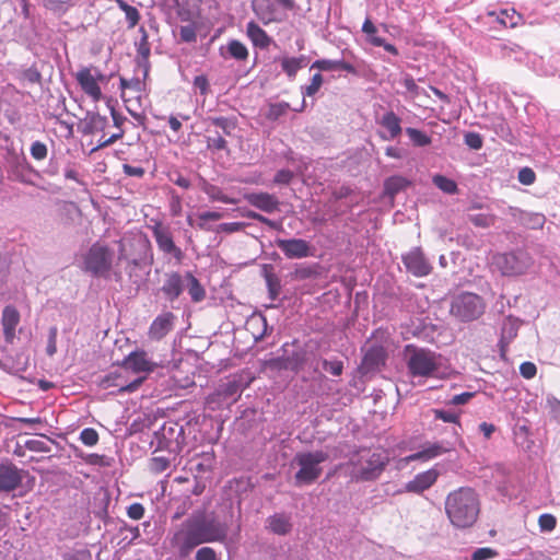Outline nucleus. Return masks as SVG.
Listing matches in <instances>:
<instances>
[{
  "label": "nucleus",
  "instance_id": "f257e3e1",
  "mask_svg": "<svg viewBox=\"0 0 560 560\" xmlns=\"http://www.w3.org/2000/svg\"><path fill=\"white\" fill-rule=\"evenodd\" d=\"M445 513L456 528L471 527L480 513L479 495L470 487H460L450 492L445 499Z\"/></svg>",
  "mask_w": 560,
  "mask_h": 560
},
{
  "label": "nucleus",
  "instance_id": "f03ea898",
  "mask_svg": "<svg viewBox=\"0 0 560 560\" xmlns=\"http://www.w3.org/2000/svg\"><path fill=\"white\" fill-rule=\"evenodd\" d=\"M389 463V457L381 451L361 448L348 462L351 478L355 481H374L381 477Z\"/></svg>",
  "mask_w": 560,
  "mask_h": 560
},
{
  "label": "nucleus",
  "instance_id": "7ed1b4c3",
  "mask_svg": "<svg viewBox=\"0 0 560 560\" xmlns=\"http://www.w3.org/2000/svg\"><path fill=\"white\" fill-rule=\"evenodd\" d=\"M405 354L407 369L412 377H434L440 370L441 355L432 350L407 345Z\"/></svg>",
  "mask_w": 560,
  "mask_h": 560
},
{
  "label": "nucleus",
  "instance_id": "20e7f679",
  "mask_svg": "<svg viewBox=\"0 0 560 560\" xmlns=\"http://www.w3.org/2000/svg\"><path fill=\"white\" fill-rule=\"evenodd\" d=\"M328 459V454L323 451L298 453L294 457L300 469L294 478L296 485H311L323 472L320 464Z\"/></svg>",
  "mask_w": 560,
  "mask_h": 560
},
{
  "label": "nucleus",
  "instance_id": "39448f33",
  "mask_svg": "<svg viewBox=\"0 0 560 560\" xmlns=\"http://www.w3.org/2000/svg\"><path fill=\"white\" fill-rule=\"evenodd\" d=\"M205 544L195 524L192 516L186 518L174 532L171 539L172 547L178 557L186 558L199 545Z\"/></svg>",
  "mask_w": 560,
  "mask_h": 560
},
{
  "label": "nucleus",
  "instance_id": "423d86ee",
  "mask_svg": "<svg viewBox=\"0 0 560 560\" xmlns=\"http://www.w3.org/2000/svg\"><path fill=\"white\" fill-rule=\"evenodd\" d=\"M205 544L195 524L192 516L186 518L174 532L171 539L172 547L178 557L186 558L199 545Z\"/></svg>",
  "mask_w": 560,
  "mask_h": 560
},
{
  "label": "nucleus",
  "instance_id": "0eeeda50",
  "mask_svg": "<svg viewBox=\"0 0 560 560\" xmlns=\"http://www.w3.org/2000/svg\"><path fill=\"white\" fill-rule=\"evenodd\" d=\"M532 264V257L525 252L501 253L492 257V266L508 277L524 275Z\"/></svg>",
  "mask_w": 560,
  "mask_h": 560
},
{
  "label": "nucleus",
  "instance_id": "6e6552de",
  "mask_svg": "<svg viewBox=\"0 0 560 560\" xmlns=\"http://www.w3.org/2000/svg\"><path fill=\"white\" fill-rule=\"evenodd\" d=\"M151 222L152 224L149 225V229L152 231L159 250L165 256L174 258L176 264H182L185 254L183 249L175 244L171 228L161 220H151Z\"/></svg>",
  "mask_w": 560,
  "mask_h": 560
},
{
  "label": "nucleus",
  "instance_id": "1a4fd4ad",
  "mask_svg": "<svg viewBox=\"0 0 560 560\" xmlns=\"http://www.w3.org/2000/svg\"><path fill=\"white\" fill-rule=\"evenodd\" d=\"M485 312L482 299L475 293H463L452 303L451 313L462 322H470L480 317Z\"/></svg>",
  "mask_w": 560,
  "mask_h": 560
},
{
  "label": "nucleus",
  "instance_id": "9d476101",
  "mask_svg": "<svg viewBox=\"0 0 560 560\" xmlns=\"http://www.w3.org/2000/svg\"><path fill=\"white\" fill-rule=\"evenodd\" d=\"M205 544L223 542L229 533V526L214 517L208 518L205 513L191 515Z\"/></svg>",
  "mask_w": 560,
  "mask_h": 560
},
{
  "label": "nucleus",
  "instance_id": "9b49d317",
  "mask_svg": "<svg viewBox=\"0 0 560 560\" xmlns=\"http://www.w3.org/2000/svg\"><path fill=\"white\" fill-rule=\"evenodd\" d=\"M84 268L94 276H103L112 268V253L100 243L93 244L84 257Z\"/></svg>",
  "mask_w": 560,
  "mask_h": 560
},
{
  "label": "nucleus",
  "instance_id": "f8f14e48",
  "mask_svg": "<svg viewBox=\"0 0 560 560\" xmlns=\"http://www.w3.org/2000/svg\"><path fill=\"white\" fill-rule=\"evenodd\" d=\"M120 366L131 371L135 374L144 373L148 375L154 372L160 365L149 358L145 350L137 349L124 358Z\"/></svg>",
  "mask_w": 560,
  "mask_h": 560
},
{
  "label": "nucleus",
  "instance_id": "ddd939ff",
  "mask_svg": "<svg viewBox=\"0 0 560 560\" xmlns=\"http://www.w3.org/2000/svg\"><path fill=\"white\" fill-rule=\"evenodd\" d=\"M276 245L289 259H301L313 255L312 246L303 238H278Z\"/></svg>",
  "mask_w": 560,
  "mask_h": 560
},
{
  "label": "nucleus",
  "instance_id": "4468645a",
  "mask_svg": "<svg viewBox=\"0 0 560 560\" xmlns=\"http://www.w3.org/2000/svg\"><path fill=\"white\" fill-rule=\"evenodd\" d=\"M75 80L82 91L94 102H98L102 98V90L98 85V80H103V74L98 73L97 77H95L90 68L83 67L75 73Z\"/></svg>",
  "mask_w": 560,
  "mask_h": 560
},
{
  "label": "nucleus",
  "instance_id": "2eb2a0df",
  "mask_svg": "<svg viewBox=\"0 0 560 560\" xmlns=\"http://www.w3.org/2000/svg\"><path fill=\"white\" fill-rule=\"evenodd\" d=\"M406 269L415 277H425L432 271V266L420 248H413L402 256Z\"/></svg>",
  "mask_w": 560,
  "mask_h": 560
},
{
  "label": "nucleus",
  "instance_id": "dca6fc26",
  "mask_svg": "<svg viewBox=\"0 0 560 560\" xmlns=\"http://www.w3.org/2000/svg\"><path fill=\"white\" fill-rule=\"evenodd\" d=\"M22 480V470L13 463H0V491H13L21 485Z\"/></svg>",
  "mask_w": 560,
  "mask_h": 560
},
{
  "label": "nucleus",
  "instance_id": "f3484780",
  "mask_svg": "<svg viewBox=\"0 0 560 560\" xmlns=\"http://www.w3.org/2000/svg\"><path fill=\"white\" fill-rule=\"evenodd\" d=\"M438 478L439 471L431 468L416 475L412 480L406 483L405 489L407 492L420 494L431 488L436 482Z\"/></svg>",
  "mask_w": 560,
  "mask_h": 560
},
{
  "label": "nucleus",
  "instance_id": "a211bd4d",
  "mask_svg": "<svg viewBox=\"0 0 560 560\" xmlns=\"http://www.w3.org/2000/svg\"><path fill=\"white\" fill-rule=\"evenodd\" d=\"M175 316L171 312L159 315L150 325L148 336L152 340H161L174 326Z\"/></svg>",
  "mask_w": 560,
  "mask_h": 560
},
{
  "label": "nucleus",
  "instance_id": "6ab92c4d",
  "mask_svg": "<svg viewBox=\"0 0 560 560\" xmlns=\"http://www.w3.org/2000/svg\"><path fill=\"white\" fill-rule=\"evenodd\" d=\"M19 323V311L12 305L5 306L2 311L1 324L3 328V336L8 342H13Z\"/></svg>",
  "mask_w": 560,
  "mask_h": 560
},
{
  "label": "nucleus",
  "instance_id": "aec40b11",
  "mask_svg": "<svg viewBox=\"0 0 560 560\" xmlns=\"http://www.w3.org/2000/svg\"><path fill=\"white\" fill-rule=\"evenodd\" d=\"M245 199L255 208L271 213L279 208V200L276 196L268 192H250L245 195Z\"/></svg>",
  "mask_w": 560,
  "mask_h": 560
},
{
  "label": "nucleus",
  "instance_id": "412c9836",
  "mask_svg": "<svg viewBox=\"0 0 560 560\" xmlns=\"http://www.w3.org/2000/svg\"><path fill=\"white\" fill-rule=\"evenodd\" d=\"M162 292L171 302L176 300L183 292L182 276L175 271L167 273L162 287Z\"/></svg>",
  "mask_w": 560,
  "mask_h": 560
},
{
  "label": "nucleus",
  "instance_id": "4be33fe9",
  "mask_svg": "<svg viewBox=\"0 0 560 560\" xmlns=\"http://www.w3.org/2000/svg\"><path fill=\"white\" fill-rule=\"evenodd\" d=\"M487 14L505 28L516 27L522 21V15L514 9H503L499 12L489 11Z\"/></svg>",
  "mask_w": 560,
  "mask_h": 560
},
{
  "label": "nucleus",
  "instance_id": "5701e85b",
  "mask_svg": "<svg viewBox=\"0 0 560 560\" xmlns=\"http://www.w3.org/2000/svg\"><path fill=\"white\" fill-rule=\"evenodd\" d=\"M252 8L265 25L276 21V8L269 0H253Z\"/></svg>",
  "mask_w": 560,
  "mask_h": 560
},
{
  "label": "nucleus",
  "instance_id": "b1692460",
  "mask_svg": "<svg viewBox=\"0 0 560 560\" xmlns=\"http://www.w3.org/2000/svg\"><path fill=\"white\" fill-rule=\"evenodd\" d=\"M246 34L248 38L252 40L253 45L259 48H267L271 38L256 22L250 21L246 26Z\"/></svg>",
  "mask_w": 560,
  "mask_h": 560
},
{
  "label": "nucleus",
  "instance_id": "393cba45",
  "mask_svg": "<svg viewBox=\"0 0 560 560\" xmlns=\"http://www.w3.org/2000/svg\"><path fill=\"white\" fill-rule=\"evenodd\" d=\"M267 528L276 535L283 536L291 532L292 524L289 516L277 513L267 518Z\"/></svg>",
  "mask_w": 560,
  "mask_h": 560
},
{
  "label": "nucleus",
  "instance_id": "a878e982",
  "mask_svg": "<svg viewBox=\"0 0 560 560\" xmlns=\"http://www.w3.org/2000/svg\"><path fill=\"white\" fill-rule=\"evenodd\" d=\"M200 188L209 197L211 201H220L223 203H237V200L226 196L222 189L213 184H210L205 178H200Z\"/></svg>",
  "mask_w": 560,
  "mask_h": 560
},
{
  "label": "nucleus",
  "instance_id": "bb28decb",
  "mask_svg": "<svg viewBox=\"0 0 560 560\" xmlns=\"http://www.w3.org/2000/svg\"><path fill=\"white\" fill-rule=\"evenodd\" d=\"M384 361V350L381 347L370 348L363 357L362 369L370 372L377 369Z\"/></svg>",
  "mask_w": 560,
  "mask_h": 560
},
{
  "label": "nucleus",
  "instance_id": "cd10ccee",
  "mask_svg": "<svg viewBox=\"0 0 560 560\" xmlns=\"http://www.w3.org/2000/svg\"><path fill=\"white\" fill-rule=\"evenodd\" d=\"M308 360V353L306 350L294 351L291 355L284 359L283 366L294 372H300L305 366Z\"/></svg>",
  "mask_w": 560,
  "mask_h": 560
},
{
  "label": "nucleus",
  "instance_id": "c85d7f7f",
  "mask_svg": "<svg viewBox=\"0 0 560 560\" xmlns=\"http://www.w3.org/2000/svg\"><path fill=\"white\" fill-rule=\"evenodd\" d=\"M380 124L388 131V139H395L401 132L400 119L394 112L386 113Z\"/></svg>",
  "mask_w": 560,
  "mask_h": 560
},
{
  "label": "nucleus",
  "instance_id": "c756f323",
  "mask_svg": "<svg viewBox=\"0 0 560 560\" xmlns=\"http://www.w3.org/2000/svg\"><path fill=\"white\" fill-rule=\"evenodd\" d=\"M410 182L402 176H392L384 183V192L390 198H394L399 191L405 189Z\"/></svg>",
  "mask_w": 560,
  "mask_h": 560
},
{
  "label": "nucleus",
  "instance_id": "7c9ffc66",
  "mask_svg": "<svg viewBox=\"0 0 560 560\" xmlns=\"http://www.w3.org/2000/svg\"><path fill=\"white\" fill-rule=\"evenodd\" d=\"M115 3L125 13L128 28L136 27L141 19L139 10L125 0H115Z\"/></svg>",
  "mask_w": 560,
  "mask_h": 560
},
{
  "label": "nucleus",
  "instance_id": "2f4dec72",
  "mask_svg": "<svg viewBox=\"0 0 560 560\" xmlns=\"http://www.w3.org/2000/svg\"><path fill=\"white\" fill-rule=\"evenodd\" d=\"M444 452H445V448L441 444L433 443V444L424 447L422 451H419L417 453L409 455L407 457V460H419V459L428 460V459L434 458L436 456H440Z\"/></svg>",
  "mask_w": 560,
  "mask_h": 560
},
{
  "label": "nucleus",
  "instance_id": "473e14b6",
  "mask_svg": "<svg viewBox=\"0 0 560 560\" xmlns=\"http://www.w3.org/2000/svg\"><path fill=\"white\" fill-rule=\"evenodd\" d=\"M185 278L188 281V293L195 303L201 302L206 298V291L199 280L191 273L187 272Z\"/></svg>",
  "mask_w": 560,
  "mask_h": 560
},
{
  "label": "nucleus",
  "instance_id": "72a5a7b5",
  "mask_svg": "<svg viewBox=\"0 0 560 560\" xmlns=\"http://www.w3.org/2000/svg\"><path fill=\"white\" fill-rule=\"evenodd\" d=\"M433 184L443 192L448 195H455L458 192V187L455 180L441 175L436 174L432 177Z\"/></svg>",
  "mask_w": 560,
  "mask_h": 560
},
{
  "label": "nucleus",
  "instance_id": "f704fd0d",
  "mask_svg": "<svg viewBox=\"0 0 560 560\" xmlns=\"http://www.w3.org/2000/svg\"><path fill=\"white\" fill-rule=\"evenodd\" d=\"M304 57H284L281 60V68L289 78H294L298 71L304 66Z\"/></svg>",
  "mask_w": 560,
  "mask_h": 560
},
{
  "label": "nucleus",
  "instance_id": "c9c22d12",
  "mask_svg": "<svg viewBox=\"0 0 560 560\" xmlns=\"http://www.w3.org/2000/svg\"><path fill=\"white\" fill-rule=\"evenodd\" d=\"M230 56L238 61H245L248 58V49L240 40L233 39L228 44Z\"/></svg>",
  "mask_w": 560,
  "mask_h": 560
},
{
  "label": "nucleus",
  "instance_id": "e433bc0d",
  "mask_svg": "<svg viewBox=\"0 0 560 560\" xmlns=\"http://www.w3.org/2000/svg\"><path fill=\"white\" fill-rule=\"evenodd\" d=\"M107 126V118L101 116L98 114H94L90 117L89 121L85 124L84 131L86 133H95L98 131H103Z\"/></svg>",
  "mask_w": 560,
  "mask_h": 560
},
{
  "label": "nucleus",
  "instance_id": "4c0bfd02",
  "mask_svg": "<svg viewBox=\"0 0 560 560\" xmlns=\"http://www.w3.org/2000/svg\"><path fill=\"white\" fill-rule=\"evenodd\" d=\"M469 221L478 228H489L494 224L495 215L489 213H478L474 215H469Z\"/></svg>",
  "mask_w": 560,
  "mask_h": 560
},
{
  "label": "nucleus",
  "instance_id": "58836bf2",
  "mask_svg": "<svg viewBox=\"0 0 560 560\" xmlns=\"http://www.w3.org/2000/svg\"><path fill=\"white\" fill-rule=\"evenodd\" d=\"M289 109L288 103H276L270 104L268 110L266 113V118L268 120L275 121L283 116Z\"/></svg>",
  "mask_w": 560,
  "mask_h": 560
},
{
  "label": "nucleus",
  "instance_id": "ea45409f",
  "mask_svg": "<svg viewBox=\"0 0 560 560\" xmlns=\"http://www.w3.org/2000/svg\"><path fill=\"white\" fill-rule=\"evenodd\" d=\"M407 133L410 140L413 142V144L418 147H425L431 143V138L421 130H418L416 128H408Z\"/></svg>",
  "mask_w": 560,
  "mask_h": 560
},
{
  "label": "nucleus",
  "instance_id": "a19ab883",
  "mask_svg": "<svg viewBox=\"0 0 560 560\" xmlns=\"http://www.w3.org/2000/svg\"><path fill=\"white\" fill-rule=\"evenodd\" d=\"M100 436L95 429L85 428L80 433V441L86 446H94L98 443Z\"/></svg>",
  "mask_w": 560,
  "mask_h": 560
},
{
  "label": "nucleus",
  "instance_id": "79ce46f5",
  "mask_svg": "<svg viewBox=\"0 0 560 560\" xmlns=\"http://www.w3.org/2000/svg\"><path fill=\"white\" fill-rule=\"evenodd\" d=\"M170 459L164 456H155L150 460V470L154 474H161L170 467Z\"/></svg>",
  "mask_w": 560,
  "mask_h": 560
},
{
  "label": "nucleus",
  "instance_id": "37998d69",
  "mask_svg": "<svg viewBox=\"0 0 560 560\" xmlns=\"http://www.w3.org/2000/svg\"><path fill=\"white\" fill-rule=\"evenodd\" d=\"M47 145L42 141H35L31 145V155L36 161H43L47 158Z\"/></svg>",
  "mask_w": 560,
  "mask_h": 560
},
{
  "label": "nucleus",
  "instance_id": "c03bdc74",
  "mask_svg": "<svg viewBox=\"0 0 560 560\" xmlns=\"http://www.w3.org/2000/svg\"><path fill=\"white\" fill-rule=\"evenodd\" d=\"M323 81H324L323 75L320 73H315L312 77L311 83L304 88V91H303L304 95H306V96L315 95L319 91V89L323 84Z\"/></svg>",
  "mask_w": 560,
  "mask_h": 560
},
{
  "label": "nucleus",
  "instance_id": "a18cd8bd",
  "mask_svg": "<svg viewBox=\"0 0 560 560\" xmlns=\"http://www.w3.org/2000/svg\"><path fill=\"white\" fill-rule=\"evenodd\" d=\"M211 122L223 130L225 135H231L232 130L235 129V122L226 117H214L211 118Z\"/></svg>",
  "mask_w": 560,
  "mask_h": 560
},
{
  "label": "nucleus",
  "instance_id": "49530a36",
  "mask_svg": "<svg viewBox=\"0 0 560 560\" xmlns=\"http://www.w3.org/2000/svg\"><path fill=\"white\" fill-rule=\"evenodd\" d=\"M223 217L221 212L217 211H206L198 214L199 223L198 228L201 230H208L206 226L207 221H218Z\"/></svg>",
  "mask_w": 560,
  "mask_h": 560
},
{
  "label": "nucleus",
  "instance_id": "de8ad7c7",
  "mask_svg": "<svg viewBox=\"0 0 560 560\" xmlns=\"http://www.w3.org/2000/svg\"><path fill=\"white\" fill-rule=\"evenodd\" d=\"M538 525L542 532H551L556 528L557 520L552 514H542L538 518Z\"/></svg>",
  "mask_w": 560,
  "mask_h": 560
},
{
  "label": "nucleus",
  "instance_id": "09e8293b",
  "mask_svg": "<svg viewBox=\"0 0 560 560\" xmlns=\"http://www.w3.org/2000/svg\"><path fill=\"white\" fill-rule=\"evenodd\" d=\"M433 413H434L435 419H440V420H442L444 422H448V423L460 424L459 415H457V413L445 411L442 409H433Z\"/></svg>",
  "mask_w": 560,
  "mask_h": 560
},
{
  "label": "nucleus",
  "instance_id": "8fccbe9b",
  "mask_svg": "<svg viewBox=\"0 0 560 560\" xmlns=\"http://www.w3.org/2000/svg\"><path fill=\"white\" fill-rule=\"evenodd\" d=\"M498 556V551L490 548V547H482V548H478L476 549L472 555H471V559L472 560H488V559H492L494 557Z\"/></svg>",
  "mask_w": 560,
  "mask_h": 560
},
{
  "label": "nucleus",
  "instance_id": "3c124183",
  "mask_svg": "<svg viewBox=\"0 0 560 560\" xmlns=\"http://www.w3.org/2000/svg\"><path fill=\"white\" fill-rule=\"evenodd\" d=\"M119 84H120L121 91L129 89V90L135 91L136 93H141L143 90L142 82L138 78H133L131 80L120 78Z\"/></svg>",
  "mask_w": 560,
  "mask_h": 560
},
{
  "label": "nucleus",
  "instance_id": "603ef678",
  "mask_svg": "<svg viewBox=\"0 0 560 560\" xmlns=\"http://www.w3.org/2000/svg\"><path fill=\"white\" fill-rule=\"evenodd\" d=\"M323 368L325 371L329 372L331 375L339 376L342 374L343 371V363L339 360L323 361Z\"/></svg>",
  "mask_w": 560,
  "mask_h": 560
},
{
  "label": "nucleus",
  "instance_id": "864d4df0",
  "mask_svg": "<svg viewBox=\"0 0 560 560\" xmlns=\"http://www.w3.org/2000/svg\"><path fill=\"white\" fill-rule=\"evenodd\" d=\"M180 39L185 43L195 42L197 38L196 28L194 25H184L179 28Z\"/></svg>",
  "mask_w": 560,
  "mask_h": 560
},
{
  "label": "nucleus",
  "instance_id": "5fc2aeb1",
  "mask_svg": "<svg viewBox=\"0 0 560 560\" xmlns=\"http://www.w3.org/2000/svg\"><path fill=\"white\" fill-rule=\"evenodd\" d=\"M337 61L330 59H319L313 62L312 69H318L319 71H334L337 70Z\"/></svg>",
  "mask_w": 560,
  "mask_h": 560
},
{
  "label": "nucleus",
  "instance_id": "6e6d98bb",
  "mask_svg": "<svg viewBox=\"0 0 560 560\" xmlns=\"http://www.w3.org/2000/svg\"><path fill=\"white\" fill-rule=\"evenodd\" d=\"M370 44L375 47H383L387 52L394 56H397L399 54L395 45L386 43L385 39L382 37H371Z\"/></svg>",
  "mask_w": 560,
  "mask_h": 560
},
{
  "label": "nucleus",
  "instance_id": "4d7b16f0",
  "mask_svg": "<svg viewBox=\"0 0 560 560\" xmlns=\"http://www.w3.org/2000/svg\"><path fill=\"white\" fill-rule=\"evenodd\" d=\"M465 143L474 150H479L482 148L483 141L479 133L477 132H468L465 135Z\"/></svg>",
  "mask_w": 560,
  "mask_h": 560
},
{
  "label": "nucleus",
  "instance_id": "13d9d810",
  "mask_svg": "<svg viewBox=\"0 0 560 560\" xmlns=\"http://www.w3.org/2000/svg\"><path fill=\"white\" fill-rule=\"evenodd\" d=\"M144 506L141 503H132L127 509V515L129 518L138 521L144 516Z\"/></svg>",
  "mask_w": 560,
  "mask_h": 560
},
{
  "label": "nucleus",
  "instance_id": "bf43d9fd",
  "mask_svg": "<svg viewBox=\"0 0 560 560\" xmlns=\"http://www.w3.org/2000/svg\"><path fill=\"white\" fill-rule=\"evenodd\" d=\"M520 373L524 378L530 380L535 377L537 368L533 362L526 361L520 365Z\"/></svg>",
  "mask_w": 560,
  "mask_h": 560
},
{
  "label": "nucleus",
  "instance_id": "052dcab7",
  "mask_svg": "<svg viewBox=\"0 0 560 560\" xmlns=\"http://www.w3.org/2000/svg\"><path fill=\"white\" fill-rule=\"evenodd\" d=\"M25 447L33 452L48 453L50 447L40 440H28L25 442Z\"/></svg>",
  "mask_w": 560,
  "mask_h": 560
},
{
  "label": "nucleus",
  "instance_id": "680f3d73",
  "mask_svg": "<svg viewBox=\"0 0 560 560\" xmlns=\"http://www.w3.org/2000/svg\"><path fill=\"white\" fill-rule=\"evenodd\" d=\"M246 223L245 222H229V223H222L219 225V229L218 231L219 232H224V233H234V232H238V231H242L246 228Z\"/></svg>",
  "mask_w": 560,
  "mask_h": 560
},
{
  "label": "nucleus",
  "instance_id": "e2e57ef3",
  "mask_svg": "<svg viewBox=\"0 0 560 560\" xmlns=\"http://www.w3.org/2000/svg\"><path fill=\"white\" fill-rule=\"evenodd\" d=\"M57 334H58V330H57L56 327H51L49 329V336H48V342H47L46 352L50 357L54 355L57 352Z\"/></svg>",
  "mask_w": 560,
  "mask_h": 560
},
{
  "label": "nucleus",
  "instance_id": "0e129e2a",
  "mask_svg": "<svg viewBox=\"0 0 560 560\" xmlns=\"http://www.w3.org/2000/svg\"><path fill=\"white\" fill-rule=\"evenodd\" d=\"M535 179V172L529 167H524L518 172V180L523 185H532Z\"/></svg>",
  "mask_w": 560,
  "mask_h": 560
},
{
  "label": "nucleus",
  "instance_id": "69168bd1",
  "mask_svg": "<svg viewBox=\"0 0 560 560\" xmlns=\"http://www.w3.org/2000/svg\"><path fill=\"white\" fill-rule=\"evenodd\" d=\"M207 143H208L209 149H213V150H218V151L226 149V141L220 135H217L214 137H208Z\"/></svg>",
  "mask_w": 560,
  "mask_h": 560
},
{
  "label": "nucleus",
  "instance_id": "338daca9",
  "mask_svg": "<svg viewBox=\"0 0 560 560\" xmlns=\"http://www.w3.org/2000/svg\"><path fill=\"white\" fill-rule=\"evenodd\" d=\"M196 560H218L214 549L202 547L196 553Z\"/></svg>",
  "mask_w": 560,
  "mask_h": 560
},
{
  "label": "nucleus",
  "instance_id": "774afa93",
  "mask_svg": "<svg viewBox=\"0 0 560 560\" xmlns=\"http://www.w3.org/2000/svg\"><path fill=\"white\" fill-rule=\"evenodd\" d=\"M63 560H92V555L89 550H79L73 553L66 555Z\"/></svg>",
  "mask_w": 560,
  "mask_h": 560
}]
</instances>
